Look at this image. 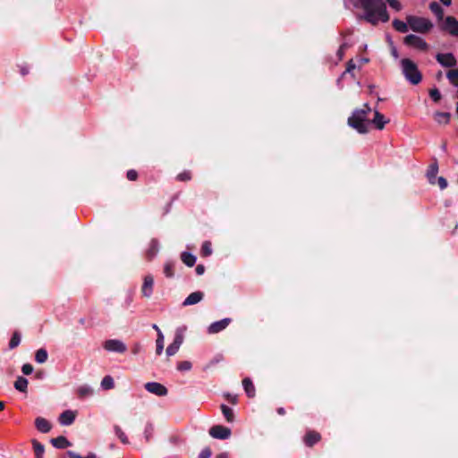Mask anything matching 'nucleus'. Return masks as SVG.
I'll return each instance as SVG.
<instances>
[{
  "mask_svg": "<svg viewBox=\"0 0 458 458\" xmlns=\"http://www.w3.org/2000/svg\"><path fill=\"white\" fill-rule=\"evenodd\" d=\"M357 8H361L365 12L364 19L377 25L378 21L387 22L390 19L386 11V5L384 0H351Z\"/></svg>",
  "mask_w": 458,
  "mask_h": 458,
  "instance_id": "f257e3e1",
  "label": "nucleus"
},
{
  "mask_svg": "<svg viewBox=\"0 0 458 458\" xmlns=\"http://www.w3.org/2000/svg\"><path fill=\"white\" fill-rule=\"evenodd\" d=\"M402 72L404 78L412 85H418L422 81V74L417 64L409 58L401 60Z\"/></svg>",
  "mask_w": 458,
  "mask_h": 458,
  "instance_id": "f03ea898",
  "label": "nucleus"
},
{
  "mask_svg": "<svg viewBox=\"0 0 458 458\" xmlns=\"http://www.w3.org/2000/svg\"><path fill=\"white\" fill-rule=\"evenodd\" d=\"M347 123L360 134H365L369 131V120L365 117V113L363 111H358L355 109L348 118Z\"/></svg>",
  "mask_w": 458,
  "mask_h": 458,
  "instance_id": "7ed1b4c3",
  "label": "nucleus"
},
{
  "mask_svg": "<svg viewBox=\"0 0 458 458\" xmlns=\"http://www.w3.org/2000/svg\"><path fill=\"white\" fill-rule=\"evenodd\" d=\"M410 29L418 33H427L433 28V23L427 18L415 15L406 17Z\"/></svg>",
  "mask_w": 458,
  "mask_h": 458,
  "instance_id": "20e7f679",
  "label": "nucleus"
},
{
  "mask_svg": "<svg viewBox=\"0 0 458 458\" xmlns=\"http://www.w3.org/2000/svg\"><path fill=\"white\" fill-rule=\"evenodd\" d=\"M403 43L421 51H427L428 49V44L422 38L414 34L407 35L403 39Z\"/></svg>",
  "mask_w": 458,
  "mask_h": 458,
  "instance_id": "39448f33",
  "label": "nucleus"
},
{
  "mask_svg": "<svg viewBox=\"0 0 458 458\" xmlns=\"http://www.w3.org/2000/svg\"><path fill=\"white\" fill-rule=\"evenodd\" d=\"M208 433L213 438L222 440L228 439L232 435L231 429L222 425L212 426Z\"/></svg>",
  "mask_w": 458,
  "mask_h": 458,
  "instance_id": "423d86ee",
  "label": "nucleus"
},
{
  "mask_svg": "<svg viewBox=\"0 0 458 458\" xmlns=\"http://www.w3.org/2000/svg\"><path fill=\"white\" fill-rule=\"evenodd\" d=\"M104 348L108 352L123 353L126 352V345L120 340L110 339L104 343Z\"/></svg>",
  "mask_w": 458,
  "mask_h": 458,
  "instance_id": "0eeeda50",
  "label": "nucleus"
},
{
  "mask_svg": "<svg viewBox=\"0 0 458 458\" xmlns=\"http://www.w3.org/2000/svg\"><path fill=\"white\" fill-rule=\"evenodd\" d=\"M144 387L148 392L157 396H165L168 393L167 388L157 382H148L144 385Z\"/></svg>",
  "mask_w": 458,
  "mask_h": 458,
  "instance_id": "6e6552de",
  "label": "nucleus"
},
{
  "mask_svg": "<svg viewBox=\"0 0 458 458\" xmlns=\"http://www.w3.org/2000/svg\"><path fill=\"white\" fill-rule=\"evenodd\" d=\"M436 59L444 67L452 68L457 64L456 58L452 53H438L436 55Z\"/></svg>",
  "mask_w": 458,
  "mask_h": 458,
  "instance_id": "1a4fd4ad",
  "label": "nucleus"
},
{
  "mask_svg": "<svg viewBox=\"0 0 458 458\" xmlns=\"http://www.w3.org/2000/svg\"><path fill=\"white\" fill-rule=\"evenodd\" d=\"M442 30L454 37H458V21L453 16H447L445 19Z\"/></svg>",
  "mask_w": 458,
  "mask_h": 458,
  "instance_id": "9d476101",
  "label": "nucleus"
},
{
  "mask_svg": "<svg viewBox=\"0 0 458 458\" xmlns=\"http://www.w3.org/2000/svg\"><path fill=\"white\" fill-rule=\"evenodd\" d=\"M231 321H232L231 318H224L219 321H216V322L212 323L208 328V334H217V333L221 332L222 330L225 329L229 326Z\"/></svg>",
  "mask_w": 458,
  "mask_h": 458,
  "instance_id": "9b49d317",
  "label": "nucleus"
},
{
  "mask_svg": "<svg viewBox=\"0 0 458 458\" xmlns=\"http://www.w3.org/2000/svg\"><path fill=\"white\" fill-rule=\"evenodd\" d=\"M154 278L151 275H147L144 277L143 284L141 286L142 295L149 298L153 293Z\"/></svg>",
  "mask_w": 458,
  "mask_h": 458,
  "instance_id": "f8f14e48",
  "label": "nucleus"
},
{
  "mask_svg": "<svg viewBox=\"0 0 458 458\" xmlns=\"http://www.w3.org/2000/svg\"><path fill=\"white\" fill-rule=\"evenodd\" d=\"M320 440H321L320 434L314 430L308 431L303 437L304 444L309 447H312L314 445L318 443Z\"/></svg>",
  "mask_w": 458,
  "mask_h": 458,
  "instance_id": "ddd939ff",
  "label": "nucleus"
},
{
  "mask_svg": "<svg viewBox=\"0 0 458 458\" xmlns=\"http://www.w3.org/2000/svg\"><path fill=\"white\" fill-rule=\"evenodd\" d=\"M159 250V243L157 239H152L149 242L148 248L146 250V259L148 261H151Z\"/></svg>",
  "mask_w": 458,
  "mask_h": 458,
  "instance_id": "4468645a",
  "label": "nucleus"
},
{
  "mask_svg": "<svg viewBox=\"0 0 458 458\" xmlns=\"http://www.w3.org/2000/svg\"><path fill=\"white\" fill-rule=\"evenodd\" d=\"M204 297V293L200 291H197L189 294V296L183 301L182 306L194 305L199 302Z\"/></svg>",
  "mask_w": 458,
  "mask_h": 458,
  "instance_id": "2eb2a0df",
  "label": "nucleus"
},
{
  "mask_svg": "<svg viewBox=\"0 0 458 458\" xmlns=\"http://www.w3.org/2000/svg\"><path fill=\"white\" fill-rule=\"evenodd\" d=\"M76 414L71 410L64 411L59 417V422L62 425L69 426L75 420Z\"/></svg>",
  "mask_w": 458,
  "mask_h": 458,
  "instance_id": "dca6fc26",
  "label": "nucleus"
},
{
  "mask_svg": "<svg viewBox=\"0 0 458 458\" xmlns=\"http://www.w3.org/2000/svg\"><path fill=\"white\" fill-rule=\"evenodd\" d=\"M35 426L37 429L42 433H47L51 430L52 425L51 423L42 417H38L35 420Z\"/></svg>",
  "mask_w": 458,
  "mask_h": 458,
  "instance_id": "f3484780",
  "label": "nucleus"
},
{
  "mask_svg": "<svg viewBox=\"0 0 458 458\" xmlns=\"http://www.w3.org/2000/svg\"><path fill=\"white\" fill-rule=\"evenodd\" d=\"M50 442L53 446L58 449H64L72 445L71 442L64 436L52 438Z\"/></svg>",
  "mask_w": 458,
  "mask_h": 458,
  "instance_id": "a211bd4d",
  "label": "nucleus"
},
{
  "mask_svg": "<svg viewBox=\"0 0 458 458\" xmlns=\"http://www.w3.org/2000/svg\"><path fill=\"white\" fill-rule=\"evenodd\" d=\"M387 122L388 121L385 120L384 114L378 111H375L374 118L373 120L369 121V124L373 123L377 129L383 130Z\"/></svg>",
  "mask_w": 458,
  "mask_h": 458,
  "instance_id": "6ab92c4d",
  "label": "nucleus"
},
{
  "mask_svg": "<svg viewBox=\"0 0 458 458\" xmlns=\"http://www.w3.org/2000/svg\"><path fill=\"white\" fill-rule=\"evenodd\" d=\"M242 386L248 397L253 398L256 394L255 386L250 377H245L242 380Z\"/></svg>",
  "mask_w": 458,
  "mask_h": 458,
  "instance_id": "aec40b11",
  "label": "nucleus"
},
{
  "mask_svg": "<svg viewBox=\"0 0 458 458\" xmlns=\"http://www.w3.org/2000/svg\"><path fill=\"white\" fill-rule=\"evenodd\" d=\"M451 119V114L448 112L437 111L434 114V120L439 124H448Z\"/></svg>",
  "mask_w": 458,
  "mask_h": 458,
  "instance_id": "412c9836",
  "label": "nucleus"
},
{
  "mask_svg": "<svg viewBox=\"0 0 458 458\" xmlns=\"http://www.w3.org/2000/svg\"><path fill=\"white\" fill-rule=\"evenodd\" d=\"M28 380L27 378L21 377V376H19L15 382H14V387L16 390L21 392V393H26L27 392V388H28Z\"/></svg>",
  "mask_w": 458,
  "mask_h": 458,
  "instance_id": "4be33fe9",
  "label": "nucleus"
},
{
  "mask_svg": "<svg viewBox=\"0 0 458 458\" xmlns=\"http://www.w3.org/2000/svg\"><path fill=\"white\" fill-rule=\"evenodd\" d=\"M429 10L437 16L438 21L444 18V10L437 2H432L429 4Z\"/></svg>",
  "mask_w": 458,
  "mask_h": 458,
  "instance_id": "5701e85b",
  "label": "nucleus"
},
{
  "mask_svg": "<svg viewBox=\"0 0 458 458\" xmlns=\"http://www.w3.org/2000/svg\"><path fill=\"white\" fill-rule=\"evenodd\" d=\"M181 260L187 266V267H193L196 262V257L192 255L190 252L183 251L181 254Z\"/></svg>",
  "mask_w": 458,
  "mask_h": 458,
  "instance_id": "b1692460",
  "label": "nucleus"
},
{
  "mask_svg": "<svg viewBox=\"0 0 458 458\" xmlns=\"http://www.w3.org/2000/svg\"><path fill=\"white\" fill-rule=\"evenodd\" d=\"M393 27L395 30L401 33H406L409 30V25L407 22L395 19L393 21Z\"/></svg>",
  "mask_w": 458,
  "mask_h": 458,
  "instance_id": "393cba45",
  "label": "nucleus"
},
{
  "mask_svg": "<svg viewBox=\"0 0 458 458\" xmlns=\"http://www.w3.org/2000/svg\"><path fill=\"white\" fill-rule=\"evenodd\" d=\"M93 394V389L88 386H81L77 389V395L80 399H84Z\"/></svg>",
  "mask_w": 458,
  "mask_h": 458,
  "instance_id": "a878e982",
  "label": "nucleus"
},
{
  "mask_svg": "<svg viewBox=\"0 0 458 458\" xmlns=\"http://www.w3.org/2000/svg\"><path fill=\"white\" fill-rule=\"evenodd\" d=\"M185 330H186L185 327H178L175 331V335H174L173 343L181 346L184 340L183 335H184Z\"/></svg>",
  "mask_w": 458,
  "mask_h": 458,
  "instance_id": "bb28decb",
  "label": "nucleus"
},
{
  "mask_svg": "<svg viewBox=\"0 0 458 458\" xmlns=\"http://www.w3.org/2000/svg\"><path fill=\"white\" fill-rule=\"evenodd\" d=\"M32 445H33L36 458H43V454L45 452L44 445L41 443H39L38 441H37L36 439L32 440Z\"/></svg>",
  "mask_w": 458,
  "mask_h": 458,
  "instance_id": "cd10ccee",
  "label": "nucleus"
},
{
  "mask_svg": "<svg viewBox=\"0 0 458 458\" xmlns=\"http://www.w3.org/2000/svg\"><path fill=\"white\" fill-rule=\"evenodd\" d=\"M221 411L225 416L226 421L233 422L234 420L233 411L225 404L221 405Z\"/></svg>",
  "mask_w": 458,
  "mask_h": 458,
  "instance_id": "c85d7f7f",
  "label": "nucleus"
},
{
  "mask_svg": "<svg viewBox=\"0 0 458 458\" xmlns=\"http://www.w3.org/2000/svg\"><path fill=\"white\" fill-rule=\"evenodd\" d=\"M164 274L167 278H173L174 276V262L167 261L164 265Z\"/></svg>",
  "mask_w": 458,
  "mask_h": 458,
  "instance_id": "c756f323",
  "label": "nucleus"
},
{
  "mask_svg": "<svg viewBox=\"0 0 458 458\" xmlns=\"http://www.w3.org/2000/svg\"><path fill=\"white\" fill-rule=\"evenodd\" d=\"M48 354L46 349L40 348L35 353V360L38 363H45L47 360Z\"/></svg>",
  "mask_w": 458,
  "mask_h": 458,
  "instance_id": "7c9ffc66",
  "label": "nucleus"
},
{
  "mask_svg": "<svg viewBox=\"0 0 458 458\" xmlns=\"http://www.w3.org/2000/svg\"><path fill=\"white\" fill-rule=\"evenodd\" d=\"M437 172H438V166H437V163L429 165L428 172H427V176H428L430 183H434L433 180L435 179Z\"/></svg>",
  "mask_w": 458,
  "mask_h": 458,
  "instance_id": "2f4dec72",
  "label": "nucleus"
},
{
  "mask_svg": "<svg viewBox=\"0 0 458 458\" xmlns=\"http://www.w3.org/2000/svg\"><path fill=\"white\" fill-rule=\"evenodd\" d=\"M446 77L451 84L458 87V69L449 70L446 73Z\"/></svg>",
  "mask_w": 458,
  "mask_h": 458,
  "instance_id": "473e14b6",
  "label": "nucleus"
},
{
  "mask_svg": "<svg viewBox=\"0 0 458 458\" xmlns=\"http://www.w3.org/2000/svg\"><path fill=\"white\" fill-rule=\"evenodd\" d=\"M21 343V334L18 331H14L9 342V348L14 349L19 346Z\"/></svg>",
  "mask_w": 458,
  "mask_h": 458,
  "instance_id": "72a5a7b5",
  "label": "nucleus"
},
{
  "mask_svg": "<svg viewBox=\"0 0 458 458\" xmlns=\"http://www.w3.org/2000/svg\"><path fill=\"white\" fill-rule=\"evenodd\" d=\"M114 429L115 435L117 436V437L121 440V442L123 444H125V445L129 444V439H128L127 436L125 435V433L123 431V429L119 426L115 425L114 427Z\"/></svg>",
  "mask_w": 458,
  "mask_h": 458,
  "instance_id": "f704fd0d",
  "label": "nucleus"
},
{
  "mask_svg": "<svg viewBox=\"0 0 458 458\" xmlns=\"http://www.w3.org/2000/svg\"><path fill=\"white\" fill-rule=\"evenodd\" d=\"M200 254L202 257H208L212 254V247L210 242L206 241L203 242L200 249Z\"/></svg>",
  "mask_w": 458,
  "mask_h": 458,
  "instance_id": "c9c22d12",
  "label": "nucleus"
},
{
  "mask_svg": "<svg viewBox=\"0 0 458 458\" xmlns=\"http://www.w3.org/2000/svg\"><path fill=\"white\" fill-rule=\"evenodd\" d=\"M164 349V335L162 332H159V335L156 340V353L157 355H160Z\"/></svg>",
  "mask_w": 458,
  "mask_h": 458,
  "instance_id": "e433bc0d",
  "label": "nucleus"
},
{
  "mask_svg": "<svg viewBox=\"0 0 458 458\" xmlns=\"http://www.w3.org/2000/svg\"><path fill=\"white\" fill-rule=\"evenodd\" d=\"M101 386L104 389H112L114 386V379L111 376H106L101 381Z\"/></svg>",
  "mask_w": 458,
  "mask_h": 458,
  "instance_id": "4c0bfd02",
  "label": "nucleus"
},
{
  "mask_svg": "<svg viewBox=\"0 0 458 458\" xmlns=\"http://www.w3.org/2000/svg\"><path fill=\"white\" fill-rule=\"evenodd\" d=\"M192 368V364L189 360L180 361L177 364V369L180 371H189Z\"/></svg>",
  "mask_w": 458,
  "mask_h": 458,
  "instance_id": "58836bf2",
  "label": "nucleus"
},
{
  "mask_svg": "<svg viewBox=\"0 0 458 458\" xmlns=\"http://www.w3.org/2000/svg\"><path fill=\"white\" fill-rule=\"evenodd\" d=\"M191 173L190 171H183L177 174L176 180L180 182H188L191 180Z\"/></svg>",
  "mask_w": 458,
  "mask_h": 458,
  "instance_id": "ea45409f",
  "label": "nucleus"
},
{
  "mask_svg": "<svg viewBox=\"0 0 458 458\" xmlns=\"http://www.w3.org/2000/svg\"><path fill=\"white\" fill-rule=\"evenodd\" d=\"M179 349H180V346L178 344L172 343L166 348L165 352H166L167 356H173L178 352Z\"/></svg>",
  "mask_w": 458,
  "mask_h": 458,
  "instance_id": "a19ab883",
  "label": "nucleus"
},
{
  "mask_svg": "<svg viewBox=\"0 0 458 458\" xmlns=\"http://www.w3.org/2000/svg\"><path fill=\"white\" fill-rule=\"evenodd\" d=\"M429 96L432 98V100L435 102L440 101V99L442 98L440 91L437 88H434L429 90Z\"/></svg>",
  "mask_w": 458,
  "mask_h": 458,
  "instance_id": "79ce46f5",
  "label": "nucleus"
},
{
  "mask_svg": "<svg viewBox=\"0 0 458 458\" xmlns=\"http://www.w3.org/2000/svg\"><path fill=\"white\" fill-rule=\"evenodd\" d=\"M17 67L19 68V72L22 76H26L27 74H29L30 68L25 62H23L21 64H18Z\"/></svg>",
  "mask_w": 458,
  "mask_h": 458,
  "instance_id": "37998d69",
  "label": "nucleus"
},
{
  "mask_svg": "<svg viewBox=\"0 0 458 458\" xmlns=\"http://www.w3.org/2000/svg\"><path fill=\"white\" fill-rule=\"evenodd\" d=\"M67 454L70 458H98L94 453H89L86 457H82L73 451H68Z\"/></svg>",
  "mask_w": 458,
  "mask_h": 458,
  "instance_id": "c03bdc74",
  "label": "nucleus"
},
{
  "mask_svg": "<svg viewBox=\"0 0 458 458\" xmlns=\"http://www.w3.org/2000/svg\"><path fill=\"white\" fill-rule=\"evenodd\" d=\"M390 7L394 9L395 11H400L402 9V4L398 0H386Z\"/></svg>",
  "mask_w": 458,
  "mask_h": 458,
  "instance_id": "a18cd8bd",
  "label": "nucleus"
},
{
  "mask_svg": "<svg viewBox=\"0 0 458 458\" xmlns=\"http://www.w3.org/2000/svg\"><path fill=\"white\" fill-rule=\"evenodd\" d=\"M126 177L129 181H136L138 179V172L134 169L127 171Z\"/></svg>",
  "mask_w": 458,
  "mask_h": 458,
  "instance_id": "49530a36",
  "label": "nucleus"
},
{
  "mask_svg": "<svg viewBox=\"0 0 458 458\" xmlns=\"http://www.w3.org/2000/svg\"><path fill=\"white\" fill-rule=\"evenodd\" d=\"M211 454L212 451L210 447H205L199 454V458H210Z\"/></svg>",
  "mask_w": 458,
  "mask_h": 458,
  "instance_id": "de8ad7c7",
  "label": "nucleus"
},
{
  "mask_svg": "<svg viewBox=\"0 0 458 458\" xmlns=\"http://www.w3.org/2000/svg\"><path fill=\"white\" fill-rule=\"evenodd\" d=\"M356 68V64L351 59L347 62L345 72L343 73V76L348 72L351 73L354 69Z\"/></svg>",
  "mask_w": 458,
  "mask_h": 458,
  "instance_id": "09e8293b",
  "label": "nucleus"
},
{
  "mask_svg": "<svg viewBox=\"0 0 458 458\" xmlns=\"http://www.w3.org/2000/svg\"><path fill=\"white\" fill-rule=\"evenodd\" d=\"M21 371L24 375H30L33 372V367L30 363H26L21 367Z\"/></svg>",
  "mask_w": 458,
  "mask_h": 458,
  "instance_id": "8fccbe9b",
  "label": "nucleus"
},
{
  "mask_svg": "<svg viewBox=\"0 0 458 458\" xmlns=\"http://www.w3.org/2000/svg\"><path fill=\"white\" fill-rule=\"evenodd\" d=\"M348 48V44L347 43H344L340 46L339 49L337 50V56L339 57V59H343L344 57V51L345 49Z\"/></svg>",
  "mask_w": 458,
  "mask_h": 458,
  "instance_id": "3c124183",
  "label": "nucleus"
},
{
  "mask_svg": "<svg viewBox=\"0 0 458 458\" xmlns=\"http://www.w3.org/2000/svg\"><path fill=\"white\" fill-rule=\"evenodd\" d=\"M356 110L363 111L366 118H368V114L371 112V108L369 104H364L361 108H356Z\"/></svg>",
  "mask_w": 458,
  "mask_h": 458,
  "instance_id": "603ef678",
  "label": "nucleus"
},
{
  "mask_svg": "<svg viewBox=\"0 0 458 458\" xmlns=\"http://www.w3.org/2000/svg\"><path fill=\"white\" fill-rule=\"evenodd\" d=\"M437 183L441 190H444L447 187V181L444 177H439L437 179Z\"/></svg>",
  "mask_w": 458,
  "mask_h": 458,
  "instance_id": "864d4df0",
  "label": "nucleus"
},
{
  "mask_svg": "<svg viewBox=\"0 0 458 458\" xmlns=\"http://www.w3.org/2000/svg\"><path fill=\"white\" fill-rule=\"evenodd\" d=\"M196 274L199 275V276H201L204 274L205 272V266L202 265V264H199L197 267H196Z\"/></svg>",
  "mask_w": 458,
  "mask_h": 458,
  "instance_id": "5fc2aeb1",
  "label": "nucleus"
},
{
  "mask_svg": "<svg viewBox=\"0 0 458 458\" xmlns=\"http://www.w3.org/2000/svg\"><path fill=\"white\" fill-rule=\"evenodd\" d=\"M276 412L277 414L284 416L285 414V410L283 407H279L276 409Z\"/></svg>",
  "mask_w": 458,
  "mask_h": 458,
  "instance_id": "6e6d98bb",
  "label": "nucleus"
},
{
  "mask_svg": "<svg viewBox=\"0 0 458 458\" xmlns=\"http://www.w3.org/2000/svg\"><path fill=\"white\" fill-rule=\"evenodd\" d=\"M226 398L232 403H236V397L235 396H231L230 394H227L226 395Z\"/></svg>",
  "mask_w": 458,
  "mask_h": 458,
  "instance_id": "4d7b16f0",
  "label": "nucleus"
},
{
  "mask_svg": "<svg viewBox=\"0 0 458 458\" xmlns=\"http://www.w3.org/2000/svg\"><path fill=\"white\" fill-rule=\"evenodd\" d=\"M151 429H152L151 428L149 429L147 428L146 430H145V437H146L147 441L149 440V436H150V430Z\"/></svg>",
  "mask_w": 458,
  "mask_h": 458,
  "instance_id": "13d9d810",
  "label": "nucleus"
},
{
  "mask_svg": "<svg viewBox=\"0 0 458 458\" xmlns=\"http://www.w3.org/2000/svg\"><path fill=\"white\" fill-rule=\"evenodd\" d=\"M215 458H228L227 453H220Z\"/></svg>",
  "mask_w": 458,
  "mask_h": 458,
  "instance_id": "bf43d9fd",
  "label": "nucleus"
},
{
  "mask_svg": "<svg viewBox=\"0 0 458 458\" xmlns=\"http://www.w3.org/2000/svg\"><path fill=\"white\" fill-rule=\"evenodd\" d=\"M443 4L449 6L452 4V0H440Z\"/></svg>",
  "mask_w": 458,
  "mask_h": 458,
  "instance_id": "052dcab7",
  "label": "nucleus"
},
{
  "mask_svg": "<svg viewBox=\"0 0 458 458\" xmlns=\"http://www.w3.org/2000/svg\"><path fill=\"white\" fill-rule=\"evenodd\" d=\"M392 55H393L395 58H397V57H398L397 50H396L394 47L392 49Z\"/></svg>",
  "mask_w": 458,
  "mask_h": 458,
  "instance_id": "680f3d73",
  "label": "nucleus"
},
{
  "mask_svg": "<svg viewBox=\"0 0 458 458\" xmlns=\"http://www.w3.org/2000/svg\"><path fill=\"white\" fill-rule=\"evenodd\" d=\"M152 327H153V328L157 332V335H159V332H161V330L159 329V327H158L156 324H154V325L152 326Z\"/></svg>",
  "mask_w": 458,
  "mask_h": 458,
  "instance_id": "e2e57ef3",
  "label": "nucleus"
},
{
  "mask_svg": "<svg viewBox=\"0 0 458 458\" xmlns=\"http://www.w3.org/2000/svg\"><path fill=\"white\" fill-rule=\"evenodd\" d=\"M5 407V403L3 401H0V411H3Z\"/></svg>",
  "mask_w": 458,
  "mask_h": 458,
  "instance_id": "0e129e2a",
  "label": "nucleus"
},
{
  "mask_svg": "<svg viewBox=\"0 0 458 458\" xmlns=\"http://www.w3.org/2000/svg\"><path fill=\"white\" fill-rule=\"evenodd\" d=\"M138 352V348L136 347L134 350H133V353L136 354Z\"/></svg>",
  "mask_w": 458,
  "mask_h": 458,
  "instance_id": "69168bd1",
  "label": "nucleus"
},
{
  "mask_svg": "<svg viewBox=\"0 0 458 458\" xmlns=\"http://www.w3.org/2000/svg\"><path fill=\"white\" fill-rule=\"evenodd\" d=\"M442 75V72H438V77H440Z\"/></svg>",
  "mask_w": 458,
  "mask_h": 458,
  "instance_id": "338daca9",
  "label": "nucleus"
},
{
  "mask_svg": "<svg viewBox=\"0 0 458 458\" xmlns=\"http://www.w3.org/2000/svg\"><path fill=\"white\" fill-rule=\"evenodd\" d=\"M456 112L458 113V109H456Z\"/></svg>",
  "mask_w": 458,
  "mask_h": 458,
  "instance_id": "774afa93",
  "label": "nucleus"
}]
</instances>
